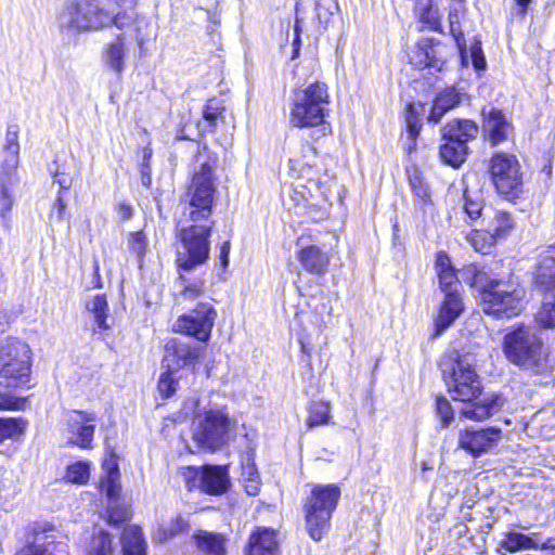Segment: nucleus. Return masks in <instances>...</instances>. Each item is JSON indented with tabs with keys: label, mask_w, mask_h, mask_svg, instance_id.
Here are the masks:
<instances>
[{
	"label": "nucleus",
	"mask_w": 555,
	"mask_h": 555,
	"mask_svg": "<svg viewBox=\"0 0 555 555\" xmlns=\"http://www.w3.org/2000/svg\"><path fill=\"white\" fill-rule=\"evenodd\" d=\"M478 126L469 120H453L442 128V139L456 141L457 143L467 144V142L476 138Z\"/></svg>",
	"instance_id": "5701e85b"
},
{
	"label": "nucleus",
	"mask_w": 555,
	"mask_h": 555,
	"mask_svg": "<svg viewBox=\"0 0 555 555\" xmlns=\"http://www.w3.org/2000/svg\"><path fill=\"white\" fill-rule=\"evenodd\" d=\"M128 246L139 259H142L149 246L146 235L142 231L131 232L128 237Z\"/></svg>",
	"instance_id": "8fccbe9b"
},
{
	"label": "nucleus",
	"mask_w": 555,
	"mask_h": 555,
	"mask_svg": "<svg viewBox=\"0 0 555 555\" xmlns=\"http://www.w3.org/2000/svg\"><path fill=\"white\" fill-rule=\"evenodd\" d=\"M276 531L271 528L258 527L248 539L246 555H279Z\"/></svg>",
	"instance_id": "a211bd4d"
},
{
	"label": "nucleus",
	"mask_w": 555,
	"mask_h": 555,
	"mask_svg": "<svg viewBox=\"0 0 555 555\" xmlns=\"http://www.w3.org/2000/svg\"><path fill=\"white\" fill-rule=\"evenodd\" d=\"M405 124L409 138L414 142L421 132L422 125L413 104L406 106Z\"/></svg>",
	"instance_id": "3c124183"
},
{
	"label": "nucleus",
	"mask_w": 555,
	"mask_h": 555,
	"mask_svg": "<svg viewBox=\"0 0 555 555\" xmlns=\"http://www.w3.org/2000/svg\"><path fill=\"white\" fill-rule=\"evenodd\" d=\"M229 254H230V241H225L222 243L220 247L219 259L223 268H227L229 263Z\"/></svg>",
	"instance_id": "0e129e2a"
},
{
	"label": "nucleus",
	"mask_w": 555,
	"mask_h": 555,
	"mask_svg": "<svg viewBox=\"0 0 555 555\" xmlns=\"http://www.w3.org/2000/svg\"><path fill=\"white\" fill-rule=\"evenodd\" d=\"M55 534L51 531L48 533L46 530L35 532L34 540L28 542L15 555H53V550L50 545L54 543Z\"/></svg>",
	"instance_id": "2f4dec72"
},
{
	"label": "nucleus",
	"mask_w": 555,
	"mask_h": 555,
	"mask_svg": "<svg viewBox=\"0 0 555 555\" xmlns=\"http://www.w3.org/2000/svg\"><path fill=\"white\" fill-rule=\"evenodd\" d=\"M420 21L429 29L440 31V14L437 4L433 0H421L417 3Z\"/></svg>",
	"instance_id": "72a5a7b5"
},
{
	"label": "nucleus",
	"mask_w": 555,
	"mask_h": 555,
	"mask_svg": "<svg viewBox=\"0 0 555 555\" xmlns=\"http://www.w3.org/2000/svg\"><path fill=\"white\" fill-rule=\"evenodd\" d=\"M468 240L476 251L488 254L491 250L495 237L489 230H487L472 232Z\"/></svg>",
	"instance_id": "37998d69"
},
{
	"label": "nucleus",
	"mask_w": 555,
	"mask_h": 555,
	"mask_svg": "<svg viewBox=\"0 0 555 555\" xmlns=\"http://www.w3.org/2000/svg\"><path fill=\"white\" fill-rule=\"evenodd\" d=\"M90 477V464L88 462L78 461L68 465L66 478L72 483L83 485Z\"/></svg>",
	"instance_id": "c03bdc74"
},
{
	"label": "nucleus",
	"mask_w": 555,
	"mask_h": 555,
	"mask_svg": "<svg viewBox=\"0 0 555 555\" xmlns=\"http://www.w3.org/2000/svg\"><path fill=\"white\" fill-rule=\"evenodd\" d=\"M177 372V370L167 367V371L162 373L158 378L157 389L160 396L165 399L172 397L177 391L179 383Z\"/></svg>",
	"instance_id": "79ce46f5"
},
{
	"label": "nucleus",
	"mask_w": 555,
	"mask_h": 555,
	"mask_svg": "<svg viewBox=\"0 0 555 555\" xmlns=\"http://www.w3.org/2000/svg\"><path fill=\"white\" fill-rule=\"evenodd\" d=\"M116 210L121 220L130 219L133 214L132 206L127 203H119L116 207Z\"/></svg>",
	"instance_id": "e2e57ef3"
},
{
	"label": "nucleus",
	"mask_w": 555,
	"mask_h": 555,
	"mask_svg": "<svg viewBox=\"0 0 555 555\" xmlns=\"http://www.w3.org/2000/svg\"><path fill=\"white\" fill-rule=\"evenodd\" d=\"M462 48L465 49L466 51V57L463 59V62H465L468 57V53H469V56L472 57V62H473V65L474 67L477 69V70H481V69H485L486 67V60H485V56H483V52H482V49H481V43L479 41L473 43L469 48V50L466 49V47L464 46V39L462 40Z\"/></svg>",
	"instance_id": "864d4df0"
},
{
	"label": "nucleus",
	"mask_w": 555,
	"mask_h": 555,
	"mask_svg": "<svg viewBox=\"0 0 555 555\" xmlns=\"http://www.w3.org/2000/svg\"><path fill=\"white\" fill-rule=\"evenodd\" d=\"M492 182L503 196L516 197L522 190V173L520 165L514 155L499 153L490 162Z\"/></svg>",
	"instance_id": "9d476101"
},
{
	"label": "nucleus",
	"mask_w": 555,
	"mask_h": 555,
	"mask_svg": "<svg viewBox=\"0 0 555 555\" xmlns=\"http://www.w3.org/2000/svg\"><path fill=\"white\" fill-rule=\"evenodd\" d=\"M502 437V430L495 427L465 429L460 434L459 444L477 457L493 450Z\"/></svg>",
	"instance_id": "f8f14e48"
},
{
	"label": "nucleus",
	"mask_w": 555,
	"mask_h": 555,
	"mask_svg": "<svg viewBox=\"0 0 555 555\" xmlns=\"http://www.w3.org/2000/svg\"><path fill=\"white\" fill-rule=\"evenodd\" d=\"M436 270L438 272L439 284L442 293L448 291H459L460 282L455 270L451 266V261L446 254H438L436 261Z\"/></svg>",
	"instance_id": "c756f323"
},
{
	"label": "nucleus",
	"mask_w": 555,
	"mask_h": 555,
	"mask_svg": "<svg viewBox=\"0 0 555 555\" xmlns=\"http://www.w3.org/2000/svg\"><path fill=\"white\" fill-rule=\"evenodd\" d=\"M483 129L489 134L493 145L507 140L512 132V125L506 120L502 112L492 109L485 119Z\"/></svg>",
	"instance_id": "412c9836"
},
{
	"label": "nucleus",
	"mask_w": 555,
	"mask_h": 555,
	"mask_svg": "<svg viewBox=\"0 0 555 555\" xmlns=\"http://www.w3.org/2000/svg\"><path fill=\"white\" fill-rule=\"evenodd\" d=\"M20 129L17 125H10L7 129L2 147V168L5 172H13L20 164Z\"/></svg>",
	"instance_id": "aec40b11"
},
{
	"label": "nucleus",
	"mask_w": 555,
	"mask_h": 555,
	"mask_svg": "<svg viewBox=\"0 0 555 555\" xmlns=\"http://www.w3.org/2000/svg\"><path fill=\"white\" fill-rule=\"evenodd\" d=\"M464 311V302L459 291H448L435 318V334L441 335Z\"/></svg>",
	"instance_id": "dca6fc26"
},
{
	"label": "nucleus",
	"mask_w": 555,
	"mask_h": 555,
	"mask_svg": "<svg viewBox=\"0 0 555 555\" xmlns=\"http://www.w3.org/2000/svg\"><path fill=\"white\" fill-rule=\"evenodd\" d=\"M204 348L184 341L179 338H171L165 345L164 362L167 367L179 370L189 365H193L201 357Z\"/></svg>",
	"instance_id": "ddd939ff"
},
{
	"label": "nucleus",
	"mask_w": 555,
	"mask_h": 555,
	"mask_svg": "<svg viewBox=\"0 0 555 555\" xmlns=\"http://www.w3.org/2000/svg\"><path fill=\"white\" fill-rule=\"evenodd\" d=\"M13 199L7 188L0 185V215L4 216L12 208Z\"/></svg>",
	"instance_id": "052dcab7"
},
{
	"label": "nucleus",
	"mask_w": 555,
	"mask_h": 555,
	"mask_svg": "<svg viewBox=\"0 0 555 555\" xmlns=\"http://www.w3.org/2000/svg\"><path fill=\"white\" fill-rule=\"evenodd\" d=\"M463 208L472 220L481 217L483 210V198L478 191L465 188L463 191Z\"/></svg>",
	"instance_id": "58836bf2"
},
{
	"label": "nucleus",
	"mask_w": 555,
	"mask_h": 555,
	"mask_svg": "<svg viewBox=\"0 0 555 555\" xmlns=\"http://www.w3.org/2000/svg\"><path fill=\"white\" fill-rule=\"evenodd\" d=\"M535 284L542 291L555 292V256H542L535 272Z\"/></svg>",
	"instance_id": "cd10ccee"
},
{
	"label": "nucleus",
	"mask_w": 555,
	"mask_h": 555,
	"mask_svg": "<svg viewBox=\"0 0 555 555\" xmlns=\"http://www.w3.org/2000/svg\"><path fill=\"white\" fill-rule=\"evenodd\" d=\"M217 312L208 302H199L189 314H183L173 324V331L195 337L198 341L209 340Z\"/></svg>",
	"instance_id": "9b49d317"
},
{
	"label": "nucleus",
	"mask_w": 555,
	"mask_h": 555,
	"mask_svg": "<svg viewBox=\"0 0 555 555\" xmlns=\"http://www.w3.org/2000/svg\"><path fill=\"white\" fill-rule=\"evenodd\" d=\"M462 12V4L459 3L457 7L453 8L449 13V23H450V33L454 37L457 48L461 53V57H466V51L462 48L463 33L460 27V15Z\"/></svg>",
	"instance_id": "49530a36"
},
{
	"label": "nucleus",
	"mask_w": 555,
	"mask_h": 555,
	"mask_svg": "<svg viewBox=\"0 0 555 555\" xmlns=\"http://www.w3.org/2000/svg\"><path fill=\"white\" fill-rule=\"evenodd\" d=\"M330 93L324 82L315 81L294 91L289 122L294 127H318L328 115Z\"/></svg>",
	"instance_id": "39448f33"
},
{
	"label": "nucleus",
	"mask_w": 555,
	"mask_h": 555,
	"mask_svg": "<svg viewBox=\"0 0 555 555\" xmlns=\"http://www.w3.org/2000/svg\"><path fill=\"white\" fill-rule=\"evenodd\" d=\"M189 521L182 516L178 515L170 524L160 525L156 532H154V539L158 542L167 541L175 535L188 530Z\"/></svg>",
	"instance_id": "ea45409f"
},
{
	"label": "nucleus",
	"mask_w": 555,
	"mask_h": 555,
	"mask_svg": "<svg viewBox=\"0 0 555 555\" xmlns=\"http://www.w3.org/2000/svg\"><path fill=\"white\" fill-rule=\"evenodd\" d=\"M235 435V422L221 408L198 414L193 424L192 438L199 448L216 451L229 443Z\"/></svg>",
	"instance_id": "0eeeda50"
},
{
	"label": "nucleus",
	"mask_w": 555,
	"mask_h": 555,
	"mask_svg": "<svg viewBox=\"0 0 555 555\" xmlns=\"http://www.w3.org/2000/svg\"><path fill=\"white\" fill-rule=\"evenodd\" d=\"M340 498L336 485H313L304 504L306 528L310 538L321 541L331 527L332 514Z\"/></svg>",
	"instance_id": "423d86ee"
},
{
	"label": "nucleus",
	"mask_w": 555,
	"mask_h": 555,
	"mask_svg": "<svg viewBox=\"0 0 555 555\" xmlns=\"http://www.w3.org/2000/svg\"><path fill=\"white\" fill-rule=\"evenodd\" d=\"M500 398L491 395L485 397L481 402L473 403L462 410V415L474 421H483L490 417L500 406Z\"/></svg>",
	"instance_id": "7c9ffc66"
},
{
	"label": "nucleus",
	"mask_w": 555,
	"mask_h": 555,
	"mask_svg": "<svg viewBox=\"0 0 555 555\" xmlns=\"http://www.w3.org/2000/svg\"><path fill=\"white\" fill-rule=\"evenodd\" d=\"M104 62L113 70L120 74L126 67V43L124 35H118L113 41L107 43L103 53Z\"/></svg>",
	"instance_id": "a878e982"
},
{
	"label": "nucleus",
	"mask_w": 555,
	"mask_h": 555,
	"mask_svg": "<svg viewBox=\"0 0 555 555\" xmlns=\"http://www.w3.org/2000/svg\"><path fill=\"white\" fill-rule=\"evenodd\" d=\"M107 514V521L112 525L122 524L130 517L129 511L125 506H120L117 504L109 505Z\"/></svg>",
	"instance_id": "4d7b16f0"
},
{
	"label": "nucleus",
	"mask_w": 555,
	"mask_h": 555,
	"mask_svg": "<svg viewBox=\"0 0 555 555\" xmlns=\"http://www.w3.org/2000/svg\"><path fill=\"white\" fill-rule=\"evenodd\" d=\"M502 351L512 364L522 371L540 374L547 369V347L532 325L518 324L506 328Z\"/></svg>",
	"instance_id": "f03ea898"
},
{
	"label": "nucleus",
	"mask_w": 555,
	"mask_h": 555,
	"mask_svg": "<svg viewBox=\"0 0 555 555\" xmlns=\"http://www.w3.org/2000/svg\"><path fill=\"white\" fill-rule=\"evenodd\" d=\"M86 308L93 314L94 321L100 330L104 331L109 328V325L106 323L108 305L104 295H95L90 298L86 304Z\"/></svg>",
	"instance_id": "e433bc0d"
},
{
	"label": "nucleus",
	"mask_w": 555,
	"mask_h": 555,
	"mask_svg": "<svg viewBox=\"0 0 555 555\" xmlns=\"http://www.w3.org/2000/svg\"><path fill=\"white\" fill-rule=\"evenodd\" d=\"M331 421V405L324 401H313L308 410L307 426L327 425Z\"/></svg>",
	"instance_id": "4c0bfd02"
},
{
	"label": "nucleus",
	"mask_w": 555,
	"mask_h": 555,
	"mask_svg": "<svg viewBox=\"0 0 555 555\" xmlns=\"http://www.w3.org/2000/svg\"><path fill=\"white\" fill-rule=\"evenodd\" d=\"M122 555H146V542L138 526H128L121 535Z\"/></svg>",
	"instance_id": "bb28decb"
},
{
	"label": "nucleus",
	"mask_w": 555,
	"mask_h": 555,
	"mask_svg": "<svg viewBox=\"0 0 555 555\" xmlns=\"http://www.w3.org/2000/svg\"><path fill=\"white\" fill-rule=\"evenodd\" d=\"M436 411L440 418L441 425L448 427L454 418L453 409L451 403L443 397L436 400Z\"/></svg>",
	"instance_id": "5fc2aeb1"
},
{
	"label": "nucleus",
	"mask_w": 555,
	"mask_h": 555,
	"mask_svg": "<svg viewBox=\"0 0 555 555\" xmlns=\"http://www.w3.org/2000/svg\"><path fill=\"white\" fill-rule=\"evenodd\" d=\"M223 107L217 100H209L203 111V117L209 127L216 126L218 118L221 116Z\"/></svg>",
	"instance_id": "6e6d98bb"
},
{
	"label": "nucleus",
	"mask_w": 555,
	"mask_h": 555,
	"mask_svg": "<svg viewBox=\"0 0 555 555\" xmlns=\"http://www.w3.org/2000/svg\"><path fill=\"white\" fill-rule=\"evenodd\" d=\"M519 10L518 13L524 15L527 11L528 5L530 4L531 0H515Z\"/></svg>",
	"instance_id": "338daca9"
},
{
	"label": "nucleus",
	"mask_w": 555,
	"mask_h": 555,
	"mask_svg": "<svg viewBox=\"0 0 555 555\" xmlns=\"http://www.w3.org/2000/svg\"><path fill=\"white\" fill-rule=\"evenodd\" d=\"M230 486L227 466L207 465L202 470L201 487L208 494H222Z\"/></svg>",
	"instance_id": "6ab92c4d"
},
{
	"label": "nucleus",
	"mask_w": 555,
	"mask_h": 555,
	"mask_svg": "<svg viewBox=\"0 0 555 555\" xmlns=\"http://www.w3.org/2000/svg\"><path fill=\"white\" fill-rule=\"evenodd\" d=\"M109 15L111 17H113L109 22V26L115 25L119 29H122L124 27L129 25L132 21V16H130L126 11L115 12L111 7Z\"/></svg>",
	"instance_id": "13d9d810"
},
{
	"label": "nucleus",
	"mask_w": 555,
	"mask_h": 555,
	"mask_svg": "<svg viewBox=\"0 0 555 555\" xmlns=\"http://www.w3.org/2000/svg\"><path fill=\"white\" fill-rule=\"evenodd\" d=\"M297 259L305 271L317 276L326 273L331 260L328 253L317 245L302 246Z\"/></svg>",
	"instance_id": "f3484780"
},
{
	"label": "nucleus",
	"mask_w": 555,
	"mask_h": 555,
	"mask_svg": "<svg viewBox=\"0 0 555 555\" xmlns=\"http://www.w3.org/2000/svg\"><path fill=\"white\" fill-rule=\"evenodd\" d=\"M244 488L248 495H257L260 490V478L254 463L247 464L242 473Z\"/></svg>",
	"instance_id": "a18cd8bd"
},
{
	"label": "nucleus",
	"mask_w": 555,
	"mask_h": 555,
	"mask_svg": "<svg viewBox=\"0 0 555 555\" xmlns=\"http://www.w3.org/2000/svg\"><path fill=\"white\" fill-rule=\"evenodd\" d=\"M18 404L17 400L0 393V410H16Z\"/></svg>",
	"instance_id": "680f3d73"
},
{
	"label": "nucleus",
	"mask_w": 555,
	"mask_h": 555,
	"mask_svg": "<svg viewBox=\"0 0 555 555\" xmlns=\"http://www.w3.org/2000/svg\"><path fill=\"white\" fill-rule=\"evenodd\" d=\"M113 553L112 535L104 530H99L92 534L85 555H113Z\"/></svg>",
	"instance_id": "f704fd0d"
},
{
	"label": "nucleus",
	"mask_w": 555,
	"mask_h": 555,
	"mask_svg": "<svg viewBox=\"0 0 555 555\" xmlns=\"http://www.w3.org/2000/svg\"><path fill=\"white\" fill-rule=\"evenodd\" d=\"M473 285L480 291V306L487 314L511 319L519 315L525 308V287L513 275L507 279H489L478 272Z\"/></svg>",
	"instance_id": "7ed1b4c3"
},
{
	"label": "nucleus",
	"mask_w": 555,
	"mask_h": 555,
	"mask_svg": "<svg viewBox=\"0 0 555 555\" xmlns=\"http://www.w3.org/2000/svg\"><path fill=\"white\" fill-rule=\"evenodd\" d=\"M539 548L541 550H554L555 551V539L548 538L542 544L539 543Z\"/></svg>",
	"instance_id": "69168bd1"
},
{
	"label": "nucleus",
	"mask_w": 555,
	"mask_h": 555,
	"mask_svg": "<svg viewBox=\"0 0 555 555\" xmlns=\"http://www.w3.org/2000/svg\"><path fill=\"white\" fill-rule=\"evenodd\" d=\"M204 293V282L196 281L185 285L181 292V296L184 299H195Z\"/></svg>",
	"instance_id": "bf43d9fd"
},
{
	"label": "nucleus",
	"mask_w": 555,
	"mask_h": 555,
	"mask_svg": "<svg viewBox=\"0 0 555 555\" xmlns=\"http://www.w3.org/2000/svg\"><path fill=\"white\" fill-rule=\"evenodd\" d=\"M338 11L336 0H318L315 3V14L320 24L326 26L334 14Z\"/></svg>",
	"instance_id": "de8ad7c7"
},
{
	"label": "nucleus",
	"mask_w": 555,
	"mask_h": 555,
	"mask_svg": "<svg viewBox=\"0 0 555 555\" xmlns=\"http://www.w3.org/2000/svg\"><path fill=\"white\" fill-rule=\"evenodd\" d=\"M193 173L184 195L183 210L179 223L183 251H179L177 262L182 270H192L206 262L209 256V235L212 228L210 216L216 193L215 170L217 159L209 157L202 162Z\"/></svg>",
	"instance_id": "f257e3e1"
},
{
	"label": "nucleus",
	"mask_w": 555,
	"mask_h": 555,
	"mask_svg": "<svg viewBox=\"0 0 555 555\" xmlns=\"http://www.w3.org/2000/svg\"><path fill=\"white\" fill-rule=\"evenodd\" d=\"M96 417L93 413L82 411H72L67 415L66 431L69 442L80 447L88 448L91 444L94 434V422Z\"/></svg>",
	"instance_id": "4468645a"
},
{
	"label": "nucleus",
	"mask_w": 555,
	"mask_h": 555,
	"mask_svg": "<svg viewBox=\"0 0 555 555\" xmlns=\"http://www.w3.org/2000/svg\"><path fill=\"white\" fill-rule=\"evenodd\" d=\"M442 375L454 400L472 401L481 392L479 376L465 359H459L450 366L443 363Z\"/></svg>",
	"instance_id": "6e6552de"
},
{
	"label": "nucleus",
	"mask_w": 555,
	"mask_h": 555,
	"mask_svg": "<svg viewBox=\"0 0 555 555\" xmlns=\"http://www.w3.org/2000/svg\"><path fill=\"white\" fill-rule=\"evenodd\" d=\"M462 101V95L454 88H447L437 94L428 121L438 124L447 112L456 107Z\"/></svg>",
	"instance_id": "4be33fe9"
},
{
	"label": "nucleus",
	"mask_w": 555,
	"mask_h": 555,
	"mask_svg": "<svg viewBox=\"0 0 555 555\" xmlns=\"http://www.w3.org/2000/svg\"><path fill=\"white\" fill-rule=\"evenodd\" d=\"M410 184L414 195L420 199L423 205L431 204L430 190L424 179L414 173L410 177Z\"/></svg>",
	"instance_id": "09e8293b"
},
{
	"label": "nucleus",
	"mask_w": 555,
	"mask_h": 555,
	"mask_svg": "<svg viewBox=\"0 0 555 555\" xmlns=\"http://www.w3.org/2000/svg\"><path fill=\"white\" fill-rule=\"evenodd\" d=\"M535 320L543 327L555 326V293L545 296Z\"/></svg>",
	"instance_id": "a19ab883"
},
{
	"label": "nucleus",
	"mask_w": 555,
	"mask_h": 555,
	"mask_svg": "<svg viewBox=\"0 0 555 555\" xmlns=\"http://www.w3.org/2000/svg\"><path fill=\"white\" fill-rule=\"evenodd\" d=\"M444 143L440 146V158L443 163L452 166L460 167L467 155V145L443 139Z\"/></svg>",
	"instance_id": "473e14b6"
},
{
	"label": "nucleus",
	"mask_w": 555,
	"mask_h": 555,
	"mask_svg": "<svg viewBox=\"0 0 555 555\" xmlns=\"http://www.w3.org/2000/svg\"><path fill=\"white\" fill-rule=\"evenodd\" d=\"M27 421L22 417L0 418V443L7 439H17L24 435Z\"/></svg>",
	"instance_id": "c9c22d12"
},
{
	"label": "nucleus",
	"mask_w": 555,
	"mask_h": 555,
	"mask_svg": "<svg viewBox=\"0 0 555 555\" xmlns=\"http://www.w3.org/2000/svg\"><path fill=\"white\" fill-rule=\"evenodd\" d=\"M5 347L11 348V354H3V361L0 364V385L16 387L27 383L30 373L29 347L17 339L8 340Z\"/></svg>",
	"instance_id": "1a4fd4ad"
},
{
	"label": "nucleus",
	"mask_w": 555,
	"mask_h": 555,
	"mask_svg": "<svg viewBox=\"0 0 555 555\" xmlns=\"http://www.w3.org/2000/svg\"><path fill=\"white\" fill-rule=\"evenodd\" d=\"M54 206L57 207L59 217L61 218L65 211V204H64L63 199L61 197H59L55 201Z\"/></svg>",
	"instance_id": "774afa93"
},
{
	"label": "nucleus",
	"mask_w": 555,
	"mask_h": 555,
	"mask_svg": "<svg viewBox=\"0 0 555 555\" xmlns=\"http://www.w3.org/2000/svg\"><path fill=\"white\" fill-rule=\"evenodd\" d=\"M103 469L105 474L100 479V489L109 500H115L121 490L118 464L113 459L106 460L103 463Z\"/></svg>",
	"instance_id": "393cba45"
},
{
	"label": "nucleus",
	"mask_w": 555,
	"mask_h": 555,
	"mask_svg": "<svg viewBox=\"0 0 555 555\" xmlns=\"http://www.w3.org/2000/svg\"><path fill=\"white\" fill-rule=\"evenodd\" d=\"M539 533L527 535L520 532H507L500 546L507 552L515 553L521 550H537L539 548Z\"/></svg>",
	"instance_id": "c85d7f7f"
},
{
	"label": "nucleus",
	"mask_w": 555,
	"mask_h": 555,
	"mask_svg": "<svg viewBox=\"0 0 555 555\" xmlns=\"http://www.w3.org/2000/svg\"><path fill=\"white\" fill-rule=\"evenodd\" d=\"M193 541L199 552L208 555L225 554V538L220 533L196 530Z\"/></svg>",
	"instance_id": "b1692460"
},
{
	"label": "nucleus",
	"mask_w": 555,
	"mask_h": 555,
	"mask_svg": "<svg viewBox=\"0 0 555 555\" xmlns=\"http://www.w3.org/2000/svg\"><path fill=\"white\" fill-rule=\"evenodd\" d=\"M513 227V220L507 212H496L494 217V225L488 230L494 235V237H501Z\"/></svg>",
	"instance_id": "603ef678"
},
{
	"label": "nucleus",
	"mask_w": 555,
	"mask_h": 555,
	"mask_svg": "<svg viewBox=\"0 0 555 555\" xmlns=\"http://www.w3.org/2000/svg\"><path fill=\"white\" fill-rule=\"evenodd\" d=\"M112 18L103 0H73L59 12L57 25L61 31L76 35L109 27Z\"/></svg>",
	"instance_id": "20e7f679"
},
{
	"label": "nucleus",
	"mask_w": 555,
	"mask_h": 555,
	"mask_svg": "<svg viewBox=\"0 0 555 555\" xmlns=\"http://www.w3.org/2000/svg\"><path fill=\"white\" fill-rule=\"evenodd\" d=\"M441 46L430 39H422L410 56L411 63L417 68H428L431 73L441 72L444 67Z\"/></svg>",
	"instance_id": "2eb2a0df"
}]
</instances>
